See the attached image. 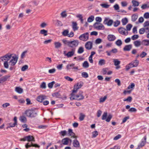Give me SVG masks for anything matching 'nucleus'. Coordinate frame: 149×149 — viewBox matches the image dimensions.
Listing matches in <instances>:
<instances>
[{
  "mask_svg": "<svg viewBox=\"0 0 149 149\" xmlns=\"http://www.w3.org/2000/svg\"><path fill=\"white\" fill-rule=\"evenodd\" d=\"M63 42L69 47L72 48H75L79 45V42L77 40H74L73 41H69L68 40H63Z\"/></svg>",
  "mask_w": 149,
  "mask_h": 149,
  "instance_id": "nucleus-1",
  "label": "nucleus"
},
{
  "mask_svg": "<svg viewBox=\"0 0 149 149\" xmlns=\"http://www.w3.org/2000/svg\"><path fill=\"white\" fill-rule=\"evenodd\" d=\"M74 93L72 92L71 94L70 98L71 100H80L84 98V97L83 94V92L82 91H80L76 95H75Z\"/></svg>",
  "mask_w": 149,
  "mask_h": 149,
  "instance_id": "nucleus-2",
  "label": "nucleus"
},
{
  "mask_svg": "<svg viewBox=\"0 0 149 149\" xmlns=\"http://www.w3.org/2000/svg\"><path fill=\"white\" fill-rule=\"evenodd\" d=\"M25 114L26 116L30 117H34L36 116L37 112L35 110L32 109L26 111Z\"/></svg>",
  "mask_w": 149,
  "mask_h": 149,
  "instance_id": "nucleus-3",
  "label": "nucleus"
},
{
  "mask_svg": "<svg viewBox=\"0 0 149 149\" xmlns=\"http://www.w3.org/2000/svg\"><path fill=\"white\" fill-rule=\"evenodd\" d=\"M93 27L97 30H104L105 27L102 23L99 22H95L93 25Z\"/></svg>",
  "mask_w": 149,
  "mask_h": 149,
  "instance_id": "nucleus-4",
  "label": "nucleus"
},
{
  "mask_svg": "<svg viewBox=\"0 0 149 149\" xmlns=\"http://www.w3.org/2000/svg\"><path fill=\"white\" fill-rule=\"evenodd\" d=\"M84 84L82 82L80 81L77 83L74 86V89L72 90L73 93H76L77 90L81 88Z\"/></svg>",
  "mask_w": 149,
  "mask_h": 149,
  "instance_id": "nucleus-5",
  "label": "nucleus"
},
{
  "mask_svg": "<svg viewBox=\"0 0 149 149\" xmlns=\"http://www.w3.org/2000/svg\"><path fill=\"white\" fill-rule=\"evenodd\" d=\"M89 33L88 32L84 33L81 35L79 37V39L81 40L86 41L88 39Z\"/></svg>",
  "mask_w": 149,
  "mask_h": 149,
  "instance_id": "nucleus-6",
  "label": "nucleus"
},
{
  "mask_svg": "<svg viewBox=\"0 0 149 149\" xmlns=\"http://www.w3.org/2000/svg\"><path fill=\"white\" fill-rule=\"evenodd\" d=\"M107 112H105L104 113L102 116V120H106V121L109 122L110 121L111 119L112 118V115L111 114H109L107 118H106L107 116Z\"/></svg>",
  "mask_w": 149,
  "mask_h": 149,
  "instance_id": "nucleus-7",
  "label": "nucleus"
},
{
  "mask_svg": "<svg viewBox=\"0 0 149 149\" xmlns=\"http://www.w3.org/2000/svg\"><path fill=\"white\" fill-rule=\"evenodd\" d=\"M17 60L18 57L15 55H14L12 56L9 63L12 66L16 64Z\"/></svg>",
  "mask_w": 149,
  "mask_h": 149,
  "instance_id": "nucleus-8",
  "label": "nucleus"
},
{
  "mask_svg": "<svg viewBox=\"0 0 149 149\" xmlns=\"http://www.w3.org/2000/svg\"><path fill=\"white\" fill-rule=\"evenodd\" d=\"M75 52V48H72L71 51H69L67 53L65 54V52H64V54L65 56H66L68 58H70L73 56Z\"/></svg>",
  "mask_w": 149,
  "mask_h": 149,
  "instance_id": "nucleus-9",
  "label": "nucleus"
},
{
  "mask_svg": "<svg viewBox=\"0 0 149 149\" xmlns=\"http://www.w3.org/2000/svg\"><path fill=\"white\" fill-rule=\"evenodd\" d=\"M12 55L11 54H7L4 56H2L0 58V61H5L7 62L10 60L12 57Z\"/></svg>",
  "mask_w": 149,
  "mask_h": 149,
  "instance_id": "nucleus-10",
  "label": "nucleus"
},
{
  "mask_svg": "<svg viewBox=\"0 0 149 149\" xmlns=\"http://www.w3.org/2000/svg\"><path fill=\"white\" fill-rule=\"evenodd\" d=\"M118 31L120 34L125 36H127L128 34V32L126 31L125 29L123 27H120L118 29Z\"/></svg>",
  "mask_w": 149,
  "mask_h": 149,
  "instance_id": "nucleus-11",
  "label": "nucleus"
},
{
  "mask_svg": "<svg viewBox=\"0 0 149 149\" xmlns=\"http://www.w3.org/2000/svg\"><path fill=\"white\" fill-rule=\"evenodd\" d=\"M47 99V96L44 95H40L38 96L36 98V100L40 102H42L43 100Z\"/></svg>",
  "mask_w": 149,
  "mask_h": 149,
  "instance_id": "nucleus-12",
  "label": "nucleus"
},
{
  "mask_svg": "<svg viewBox=\"0 0 149 149\" xmlns=\"http://www.w3.org/2000/svg\"><path fill=\"white\" fill-rule=\"evenodd\" d=\"M93 42L91 41H88L86 42L85 45V47L86 49L89 50L91 49L93 47Z\"/></svg>",
  "mask_w": 149,
  "mask_h": 149,
  "instance_id": "nucleus-13",
  "label": "nucleus"
},
{
  "mask_svg": "<svg viewBox=\"0 0 149 149\" xmlns=\"http://www.w3.org/2000/svg\"><path fill=\"white\" fill-rule=\"evenodd\" d=\"M75 64L72 63L70 64H68L67 65L66 68L67 70L72 69L74 70H78V67L77 66H75Z\"/></svg>",
  "mask_w": 149,
  "mask_h": 149,
  "instance_id": "nucleus-14",
  "label": "nucleus"
},
{
  "mask_svg": "<svg viewBox=\"0 0 149 149\" xmlns=\"http://www.w3.org/2000/svg\"><path fill=\"white\" fill-rule=\"evenodd\" d=\"M10 77V75H6L5 76L3 77L2 78L0 79V84L6 81L7 80L9 79Z\"/></svg>",
  "mask_w": 149,
  "mask_h": 149,
  "instance_id": "nucleus-15",
  "label": "nucleus"
},
{
  "mask_svg": "<svg viewBox=\"0 0 149 149\" xmlns=\"http://www.w3.org/2000/svg\"><path fill=\"white\" fill-rule=\"evenodd\" d=\"M71 141V140L68 138H65L61 141L62 143L64 145H67L68 144L69 141Z\"/></svg>",
  "mask_w": 149,
  "mask_h": 149,
  "instance_id": "nucleus-16",
  "label": "nucleus"
},
{
  "mask_svg": "<svg viewBox=\"0 0 149 149\" xmlns=\"http://www.w3.org/2000/svg\"><path fill=\"white\" fill-rule=\"evenodd\" d=\"M72 27L74 31H75L78 30L79 27L77 26V24L76 22H72Z\"/></svg>",
  "mask_w": 149,
  "mask_h": 149,
  "instance_id": "nucleus-17",
  "label": "nucleus"
},
{
  "mask_svg": "<svg viewBox=\"0 0 149 149\" xmlns=\"http://www.w3.org/2000/svg\"><path fill=\"white\" fill-rule=\"evenodd\" d=\"M116 39L115 36L112 34L109 35L107 36L108 40L110 41H112Z\"/></svg>",
  "mask_w": 149,
  "mask_h": 149,
  "instance_id": "nucleus-18",
  "label": "nucleus"
},
{
  "mask_svg": "<svg viewBox=\"0 0 149 149\" xmlns=\"http://www.w3.org/2000/svg\"><path fill=\"white\" fill-rule=\"evenodd\" d=\"M29 143H28L26 145L25 147L26 148H28L31 147H34L36 148H40V146L37 144H33L32 143H31V144L30 145H29Z\"/></svg>",
  "mask_w": 149,
  "mask_h": 149,
  "instance_id": "nucleus-19",
  "label": "nucleus"
},
{
  "mask_svg": "<svg viewBox=\"0 0 149 149\" xmlns=\"http://www.w3.org/2000/svg\"><path fill=\"white\" fill-rule=\"evenodd\" d=\"M73 144L74 147L77 148H79L80 147L79 142L76 139L73 140Z\"/></svg>",
  "mask_w": 149,
  "mask_h": 149,
  "instance_id": "nucleus-20",
  "label": "nucleus"
},
{
  "mask_svg": "<svg viewBox=\"0 0 149 149\" xmlns=\"http://www.w3.org/2000/svg\"><path fill=\"white\" fill-rule=\"evenodd\" d=\"M143 139L144 140L142 139L141 142L140 143V144L139 145V146L141 147V148L143 146L146 144L147 139L146 136H145L143 137Z\"/></svg>",
  "mask_w": 149,
  "mask_h": 149,
  "instance_id": "nucleus-21",
  "label": "nucleus"
},
{
  "mask_svg": "<svg viewBox=\"0 0 149 149\" xmlns=\"http://www.w3.org/2000/svg\"><path fill=\"white\" fill-rule=\"evenodd\" d=\"M133 67H136L139 64V61L137 59L130 63Z\"/></svg>",
  "mask_w": 149,
  "mask_h": 149,
  "instance_id": "nucleus-22",
  "label": "nucleus"
},
{
  "mask_svg": "<svg viewBox=\"0 0 149 149\" xmlns=\"http://www.w3.org/2000/svg\"><path fill=\"white\" fill-rule=\"evenodd\" d=\"M132 48V45H125L123 49L124 51H130Z\"/></svg>",
  "mask_w": 149,
  "mask_h": 149,
  "instance_id": "nucleus-23",
  "label": "nucleus"
},
{
  "mask_svg": "<svg viewBox=\"0 0 149 149\" xmlns=\"http://www.w3.org/2000/svg\"><path fill=\"white\" fill-rule=\"evenodd\" d=\"M141 45L144 46L149 45V40H143L141 42Z\"/></svg>",
  "mask_w": 149,
  "mask_h": 149,
  "instance_id": "nucleus-24",
  "label": "nucleus"
},
{
  "mask_svg": "<svg viewBox=\"0 0 149 149\" xmlns=\"http://www.w3.org/2000/svg\"><path fill=\"white\" fill-rule=\"evenodd\" d=\"M15 91L19 94H21L23 92V89L20 87H17L15 88Z\"/></svg>",
  "mask_w": 149,
  "mask_h": 149,
  "instance_id": "nucleus-25",
  "label": "nucleus"
},
{
  "mask_svg": "<svg viewBox=\"0 0 149 149\" xmlns=\"http://www.w3.org/2000/svg\"><path fill=\"white\" fill-rule=\"evenodd\" d=\"M68 132V134L70 136L73 137L74 138H76V136H74V134L72 130V129H69Z\"/></svg>",
  "mask_w": 149,
  "mask_h": 149,
  "instance_id": "nucleus-26",
  "label": "nucleus"
},
{
  "mask_svg": "<svg viewBox=\"0 0 149 149\" xmlns=\"http://www.w3.org/2000/svg\"><path fill=\"white\" fill-rule=\"evenodd\" d=\"M138 17V15L137 14H133L132 16V22H135L137 19Z\"/></svg>",
  "mask_w": 149,
  "mask_h": 149,
  "instance_id": "nucleus-27",
  "label": "nucleus"
},
{
  "mask_svg": "<svg viewBox=\"0 0 149 149\" xmlns=\"http://www.w3.org/2000/svg\"><path fill=\"white\" fill-rule=\"evenodd\" d=\"M54 45L55 46V47L56 49H58L60 48L62 46V44L59 42H54Z\"/></svg>",
  "mask_w": 149,
  "mask_h": 149,
  "instance_id": "nucleus-28",
  "label": "nucleus"
},
{
  "mask_svg": "<svg viewBox=\"0 0 149 149\" xmlns=\"http://www.w3.org/2000/svg\"><path fill=\"white\" fill-rule=\"evenodd\" d=\"M27 137V141H35V139L34 137L31 136L29 135L26 136Z\"/></svg>",
  "mask_w": 149,
  "mask_h": 149,
  "instance_id": "nucleus-29",
  "label": "nucleus"
},
{
  "mask_svg": "<svg viewBox=\"0 0 149 149\" xmlns=\"http://www.w3.org/2000/svg\"><path fill=\"white\" fill-rule=\"evenodd\" d=\"M48 31L45 29H42L40 31V33L43 35L44 36H46L47 35Z\"/></svg>",
  "mask_w": 149,
  "mask_h": 149,
  "instance_id": "nucleus-30",
  "label": "nucleus"
},
{
  "mask_svg": "<svg viewBox=\"0 0 149 149\" xmlns=\"http://www.w3.org/2000/svg\"><path fill=\"white\" fill-rule=\"evenodd\" d=\"M134 46L136 47L140 46L141 44V42L139 40H136L134 41L133 42Z\"/></svg>",
  "mask_w": 149,
  "mask_h": 149,
  "instance_id": "nucleus-31",
  "label": "nucleus"
},
{
  "mask_svg": "<svg viewBox=\"0 0 149 149\" xmlns=\"http://www.w3.org/2000/svg\"><path fill=\"white\" fill-rule=\"evenodd\" d=\"M132 4L133 6L134 7L138 6L139 4V2L138 1L135 0H132Z\"/></svg>",
  "mask_w": 149,
  "mask_h": 149,
  "instance_id": "nucleus-32",
  "label": "nucleus"
},
{
  "mask_svg": "<svg viewBox=\"0 0 149 149\" xmlns=\"http://www.w3.org/2000/svg\"><path fill=\"white\" fill-rule=\"evenodd\" d=\"M113 62L115 66H117L120 64V61L118 59H113Z\"/></svg>",
  "mask_w": 149,
  "mask_h": 149,
  "instance_id": "nucleus-33",
  "label": "nucleus"
},
{
  "mask_svg": "<svg viewBox=\"0 0 149 149\" xmlns=\"http://www.w3.org/2000/svg\"><path fill=\"white\" fill-rule=\"evenodd\" d=\"M59 134L60 135L62 136H64L68 135L67 131L65 130L61 131L59 132Z\"/></svg>",
  "mask_w": 149,
  "mask_h": 149,
  "instance_id": "nucleus-34",
  "label": "nucleus"
},
{
  "mask_svg": "<svg viewBox=\"0 0 149 149\" xmlns=\"http://www.w3.org/2000/svg\"><path fill=\"white\" fill-rule=\"evenodd\" d=\"M105 63V61L104 59H101L98 62V64L100 66L104 65Z\"/></svg>",
  "mask_w": 149,
  "mask_h": 149,
  "instance_id": "nucleus-35",
  "label": "nucleus"
},
{
  "mask_svg": "<svg viewBox=\"0 0 149 149\" xmlns=\"http://www.w3.org/2000/svg\"><path fill=\"white\" fill-rule=\"evenodd\" d=\"M82 66L84 68H88L89 66V65L87 61H85L82 64Z\"/></svg>",
  "mask_w": 149,
  "mask_h": 149,
  "instance_id": "nucleus-36",
  "label": "nucleus"
},
{
  "mask_svg": "<svg viewBox=\"0 0 149 149\" xmlns=\"http://www.w3.org/2000/svg\"><path fill=\"white\" fill-rule=\"evenodd\" d=\"M84 51V48L82 47H81L79 48L77 51V53L79 54H81L83 53Z\"/></svg>",
  "mask_w": 149,
  "mask_h": 149,
  "instance_id": "nucleus-37",
  "label": "nucleus"
},
{
  "mask_svg": "<svg viewBox=\"0 0 149 149\" xmlns=\"http://www.w3.org/2000/svg\"><path fill=\"white\" fill-rule=\"evenodd\" d=\"M69 30L68 29L65 30L62 32V35L65 36H68L69 33Z\"/></svg>",
  "mask_w": 149,
  "mask_h": 149,
  "instance_id": "nucleus-38",
  "label": "nucleus"
},
{
  "mask_svg": "<svg viewBox=\"0 0 149 149\" xmlns=\"http://www.w3.org/2000/svg\"><path fill=\"white\" fill-rule=\"evenodd\" d=\"M128 20L126 18L123 19L122 20V22L123 25H125L128 23Z\"/></svg>",
  "mask_w": 149,
  "mask_h": 149,
  "instance_id": "nucleus-39",
  "label": "nucleus"
},
{
  "mask_svg": "<svg viewBox=\"0 0 149 149\" xmlns=\"http://www.w3.org/2000/svg\"><path fill=\"white\" fill-rule=\"evenodd\" d=\"M113 26L115 27H117L119 25H120V21L117 20L115 21L114 22H113Z\"/></svg>",
  "mask_w": 149,
  "mask_h": 149,
  "instance_id": "nucleus-40",
  "label": "nucleus"
},
{
  "mask_svg": "<svg viewBox=\"0 0 149 149\" xmlns=\"http://www.w3.org/2000/svg\"><path fill=\"white\" fill-rule=\"evenodd\" d=\"M115 44L117 45L118 46H120L122 45V42L121 40H120L119 39L117 40Z\"/></svg>",
  "mask_w": 149,
  "mask_h": 149,
  "instance_id": "nucleus-41",
  "label": "nucleus"
},
{
  "mask_svg": "<svg viewBox=\"0 0 149 149\" xmlns=\"http://www.w3.org/2000/svg\"><path fill=\"white\" fill-rule=\"evenodd\" d=\"M85 117V115L84 114H83V113H80V116L79 117V119L80 121H82L84 119V118Z\"/></svg>",
  "mask_w": 149,
  "mask_h": 149,
  "instance_id": "nucleus-42",
  "label": "nucleus"
},
{
  "mask_svg": "<svg viewBox=\"0 0 149 149\" xmlns=\"http://www.w3.org/2000/svg\"><path fill=\"white\" fill-rule=\"evenodd\" d=\"M94 16L91 15L88 18L87 21L89 22H91L94 20Z\"/></svg>",
  "mask_w": 149,
  "mask_h": 149,
  "instance_id": "nucleus-43",
  "label": "nucleus"
},
{
  "mask_svg": "<svg viewBox=\"0 0 149 149\" xmlns=\"http://www.w3.org/2000/svg\"><path fill=\"white\" fill-rule=\"evenodd\" d=\"M95 20L96 22L100 23L102 21V18L100 17H97L95 18Z\"/></svg>",
  "mask_w": 149,
  "mask_h": 149,
  "instance_id": "nucleus-44",
  "label": "nucleus"
},
{
  "mask_svg": "<svg viewBox=\"0 0 149 149\" xmlns=\"http://www.w3.org/2000/svg\"><path fill=\"white\" fill-rule=\"evenodd\" d=\"M131 65L132 64H131V63H130L129 64L126 65L125 69L126 71H128L130 68H133Z\"/></svg>",
  "mask_w": 149,
  "mask_h": 149,
  "instance_id": "nucleus-45",
  "label": "nucleus"
},
{
  "mask_svg": "<svg viewBox=\"0 0 149 149\" xmlns=\"http://www.w3.org/2000/svg\"><path fill=\"white\" fill-rule=\"evenodd\" d=\"M132 27V25L130 24H127L126 26V31H130Z\"/></svg>",
  "mask_w": 149,
  "mask_h": 149,
  "instance_id": "nucleus-46",
  "label": "nucleus"
},
{
  "mask_svg": "<svg viewBox=\"0 0 149 149\" xmlns=\"http://www.w3.org/2000/svg\"><path fill=\"white\" fill-rule=\"evenodd\" d=\"M20 120L22 122L24 123L26 121V119L24 116H22L20 117Z\"/></svg>",
  "mask_w": 149,
  "mask_h": 149,
  "instance_id": "nucleus-47",
  "label": "nucleus"
},
{
  "mask_svg": "<svg viewBox=\"0 0 149 149\" xmlns=\"http://www.w3.org/2000/svg\"><path fill=\"white\" fill-rule=\"evenodd\" d=\"M92 137L95 138L98 135V132L96 131H95L92 132Z\"/></svg>",
  "mask_w": 149,
  "mask_h": 149,
  "instance_id": "nucleus-48",
  "label": "nucleus"
},
{
  "mask_svg": "<svg viewBox=\"0 0 149 149\" xmlns=\"http://www.w3.org/2000/svg\"><path fill=\"white\" fill-rule=\"evenodd\" d=\"M145 29V28H141L139 30V32L140 34H143L144 32Z\"/></svg>",
  "mask_w": 149,
  "mask_h": 149,
  "instance_id": "nucleus-49",
  "label": "nucleus"
},
{
  "mask_svg": "<svg viewBox=\"0 0 149 149\" xmlns=\"http://www.w3.org/2000/svg\"><path fill=\"white\" fill-rule=\"evenodd\" d=\"M28 68V66L27 65L23 66L21 68V70L22 71H24Z\"/></svg>",
  "mask_w": 149,
  "mask_h": 149,
  "instance_id": "nucleus-50",
  "label": "nucleus"
},
{
  "mask_svg": "<svg viewBox=\"0 0 149 149\" xmlns=\"http://www.w3.org/2000/svg\"><path fill=\"white\" fill-rule=\"evenodd\" d=\"M107 97L104 96L103 97H101L100 99V102L102 103L104 102L106 99Z\"/></svg>",
  "mask_w": 149,
  "mask_h": 149,
  "instance_id": "nucleus-51",
  "label": "nucleus"
},
{
  "mask_svg": "<svg viewBox=\"0 0 149 149\" xmlns=\"http://www.w3.org/2000/svg\"><path fill=\"white\" fill-rule=\"evenodd\" d=\"M132 99V98L131 97L129 96L127 97L126 99H124L123 100L124 101H127L130 102Z\"/></svg>",
  "mask_w": 149,
  "mask_h": 149,
  "instance_id": "nucleus-52",
  "label": "nucleus"
},
{
  "mask_svg": "<svg viewBox=\"0 0 149 149\" xmlns=\"http://www.w3.org/2000/svg\"><path fill=\"white\" fill-rule=\"evenodd\" d=\"M130 112H135L137 111L136 109L133 107L130 108L128 110Z\"/></svg>",
  "mask_w": 149,
  "mask_h": 149,
  "instance_id": "nucleus-53",
  "label": "nucleus"
},
{
  "mask_svg": "<svg viewBox=\"0 0 149 149\" xmlns=\"http://www.w3.org/2000/svg\"><path fill=\"white\" fill-rule=\"evenodd\" d=\"M81 75L82 77L84 78H87L88 77V73L85 72H83L81 73Z\"/></svg>",
  "mask_w": 149,
  "mask_h": 149,
  "instance_id": "nucleus-54",
  "label": "nucleus"
},
{
  "mask_svg": "<svg viewBox=\"0 0 149 149\" xmlns=\"http://www.w3.org/2000/svg\"><path fill=\"white\" fill-rule=\"evenodd\" d=\"M113 23V21L112 19H110L108 20L107 23L106 25L108 26H111Z\"/></svg>",
  "mask_w": 149,
  "mask_h": 149,
  "instance_id": "nucleus-55",
  "label": "nucleus"
},
{
  "mask_svg": "<svg viewBox=\"0 0 149 149\" xmlns=\"http://www.w3.org/2000/svg\"><path fill=\"white\" fill-rule=\"evenodd\" d=\"M139 37V36L138 35H134L132 36L131 39L133 40H134L137 39Z\"/></svg>",
  "mask_w": 149,
  "mask_h": 149,
  "instance_id": "nucleus-56",
  "label": "nucleus"
},
{
  "mask_svg": "<svg viewBox=\"0 0 149 149\" xmlns=\"http://www.w3.org/2000/svg\"><path fill=\"white\" fill-rule=\"evenodd\" d=\"M121 137V135L120 134H118L116 136H115L114 138L113 139L114 140H117L118 139H119Z\"/></svg>",
  "mask_w": 149,
  "mask_h": 149,
  "instance_id": "nucleus-57",
  "label": "nucleus"
},
{
  "mask_svg": "<svg viewBox=\"0 0 149 149\" xmlns=\"http://www.w3.org/2000/svg\"><path fill=\"white\" fill-rule=\"evenodd\" d=\"M54 84H55V82L54 81H53L52 82L49 83L48 84V87L50 88H52L53 87V85Z\"/></svg>",
  "mask_w": 149,
  "mask_h": 149,
  "instance_id": "nucleus-58",
  "label": "nucleus"
},
{
  "mask_svg": "<svg viewBox=\"0 0 149 149\" xmlns=\"http://www.w3.org/2000/svg\"><path fill=\"white\" fill-rule=\"evenodd\" d=\"M149 7V5H148L147 4H143L141 6V8L143 9H145L146 8H148Z\"/></svg>",
  "mask_w": 149,
  "mask_h": 149,
  "instance_id": "nucleus-59",
  "label": "nucleus"
},
{
  "mask_svg": "<svg viewBox=\"0 0 149 149\" xmlns=\"http://www.w3.org/2000/svg\"><path fill=\"white\" fill-rule=\"evenodd\" d=\"M100 6L103 8H108L109 7L110 5L106 4L104 3L101 4Z\"/></svg>",
  "mask_w": 149,
  "mask_h": 149,
  "instance_id": "nucleus-60",
  "label": "nucleus"
},
{
  "mask_svg": "<svg viewBox=\"0 0 149 149\" xmlns=\"http://www.w3.org/2000/svg\"><path fill=\"white\" fill-rule=\"evenodd\" d=\"M102 42V40L100 38H97L95 41V43L96 44H99Z\"/></svg>",
  "mask_w": 149,
  "mask_h": 149,
  "instance_id": "nucleus-61",
  "label": "nucleus"
},
{
  "mask_svg": "<svg viewBox=\"0 0 149 149\" xmlns=\"http://www.w3.org/2000/svg\"><path fill=\"white\" fill-rule=\"evenodd\" d=\"M147 55V53L145 52H143L140 55V56L141 58L145 57Z\"/></svg>",
  "mask_w": 149,
  "mask_h": 149,
  "instance_id": "nucleus-62",
  "label": "nucleus"
},
{
  "mask_svg": "<svg viewBox=\"0 0 149 149\" xmlns=\"http://www.w3.org/2000/svg\"><path fill=\"white\" fill-rule=\"evenodd\" d=\"M144 17L146 19H148L149 18V13L146 12L144 14Z\"/></svg>",
  "mask_w": 149,
  "mask_h": 149,
  "instance_id": "nucleus-63",
  "label": "nucleus"
},
{
  "mask_svg": "<svg viewBox=\"0 0 149 149\" xmlns=\"http://www.w3.org/2000/svg\"><path fill=\"white\" fill-rule=\"evenodd\" d=\"M149 26V21H146L143 24V26L145 28Z\"/></svg>",
  "mask_w": 149,
  "mask_h": 149,
  "instance_id": "nucleus-64",
  "label": "nucleus"
}]
</instances>
